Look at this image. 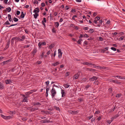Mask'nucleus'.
Wrapping results in <instances>:
<instances>
[{"label":"nucleus","instance_id":"obj_1","mask_svg":"<svg viewBox=\"0 0 125 125\" xmlns=\"http://www.w3.org/2000/svg\"><path fill=\"white\" fill-rule=\"evenodd\" d=\"M51 95L52 98H53L56 94V92L55 89L53 87L51 91Z\"/></svg>","mask_w":125,"mask_h":125},{"label":"nucleus","instance_id":"obj_2","mask_svg":"<svg viewBox=\"0 0 125 125\" xmlns=\"http://www.w3.org/2000/svg\"><path fill=\"white\" fill-rule=\"evenodd\" d=\"M36 90L35 89H33L30 90V91L27 92L25 94L26 96H28V97H29V95L32 94L34 92H35L36 91Z\"/></svg>","mask_w":125,"mask_h":125},{"label":"nucleus","instance_id":"obj_3","mask_svg":"<svg viewBox=\"0 0 125 125\" xmlns=\"http://www.w3.org/2000/svg\"><path fill=\"white\" fill-rule=\"evenodd\" d=\"M5 82L6 84H11L12 83V80L10 79H8L6 80Z\"/></svg>","mask_w":125,"mask_h":125},{"label":"nucleus","instance_id":"obj_4","mask_svg":"<svg viewBox=\"0 0 125 125\" xmlns=\"http://www.w3.org/2000/svg\"><path fill=\"white\" fill-rule=\"evenodd\" d=\"M17 40H18V41H23L25 39V37L24 35H23L21 37V39L19 37H18V38H17Z\"/></svg>","mask_w":125,"mask_h":125},{"label":"nucleus","instance_id":"obj_5","mask_svg":"<svg viewBox=\"0 0 125 125\" xmlns=\"http://www.w3.org/2000/svg\"><path fill=\"white\" fill-rule=\"evenodd\" d=\"M98 79V77L95 76H93V77L89 79V81H92L95 80H96Z\"/></svg>","mask_w":125,"mask_h":125},{"label":"nucleus","instance_id":"obj_6","mask_svg":"<svg viewBox=\"0 0 125 125\" xmlns=\"http://www.w3.org/2000/svg\"><path fill=\"white\" fill-rule=\"evenodd\" d=\"M80 74V73L79 72H78L74 76V77L75 79H77L79 76Z\"/></svg>","mask_w":125,"mask_h":125},{"label":"nucleus","instance_id":"obj_7","mask_svg":"<svg viewBox=\"0 0 125 125\" xmlns=\"http://www.w3.org/2000/svg\"><path fill=\"white\" fill-rule=\"evenodd\" d=\"M46 44V43L45 42H40L38 43V46L39 48H40L41 45H45Z\"/></svg>","mask_w":125,"mask_h":125},{"label":"nucleus","instance_id":"obj_8","mask_svg":"<svg viewBox=\"0 0 125 125\" xmlns=\"http://www.w3.org/2000/svg\"><path fill=\"white\" fill-rule=\"evenodd\" d=\"M10 61V60H9L6 61H3V62H2L1 63V64L2 65H4L5 64H7L8 63V62H9Z\"/></svg>","mask_w":125,"mask_h":125},{"label":"nucleus","instance_id":"obj_9","mask_svg":"<svg viewBox=\"0 0 125 125\" xmlns=\"http://www.w3.org/2000/svg\"><path fill=\"white\" fill-rule=\"evenodd\" d=\"M84 64L86 65H94V64L88 62H84L83 63Z\"/></svg>","mask_w":125,"mask_h":125},{"label":"nucleus","instance_id":"obj_10","mask_svg":"<svg viewBox=\"0 0 125 125\" xmlns=\"http://www.w3.org/2000/svg\"><path fill=\"white\" fill-rule=\"evenodd\" d=\"M110 82L119 84H120L121 83L120 82H119L117 80H111Z\"/></svg>","mask_w":125,"mask_h":125},{"label":"nucleus","instance_id":"obj_11","mask_svg":"<svg viewBox=\"0 0 125 125\" xmlns=\"http://www.w3.org/2000/svg\"><path fill=\"white\" fill-rule=\"evenodd\" d=\"M61 94L62 97H64L65 96V93L64 90H61Z\"/></svg>","mask_w":125,"mask_h":125},{"label":"nucleus","instance_id":"obj_12","mask_svg":"<svg viewBox=\"0 0 125 125\" xmlns=\"http://www.w3.org/2000/svg\"><path fill=\"white\" fill-rule=\"evenodd\" d=\"M39 9L38 8H36L33 10V12L35 13H38L39 12Z\"/></svg>","mask_w":125,"mask_h":125},{"label":"nucleus","instance_id":"obj_13","mask_svg":"<svg viewBox=\"0 0 125 125\" xmlns=\"http://www.w3.org/2000/svg\"><path fill=\"white\" fill-rule=\"evenodd\" d=\"M60 64V62H57L55 63L52 64V66H55Z\"/></svg>","mask_w":125,"mask_h":125},{"label":"nucleus","instance_id":"obj_14","mask_svg":"<svg viewBox=\"0 0 125 125\" xmlns=\"http://www.w3.org/2000/svg\"><path fill=\"white\" fill-rule=\"evenodd\" d=\"M28 97V96H26L24 97V99L22 101V102H27L28 101L27 100V98Z\"/></svg>","mask_w":125,"mask_h":125},{"label":"nucleus","instance_id":"obj_15","mask_svg":"<svg viewBox=\"0 0 125 125\" xmlns=\"http://www.w3.org/2000/svg\"><path fill=\"white\" fill-rule=\"evenodd\" d=\"M68 83H67L66 84H64L63 86L65 87V88H67L70 86V85L68 84Z\"/></svg>","mask_w":125,"mask_h":125},{"label":"nucleus","instance_id":"obj_16","mask_svg":"<svg viewBox=\"0 0 125 125\" xmlns=\"http://www.w3.org/2000/svg\"><path fill=\"white\" fill-rule=\"evenodd\" d=\"M38 108L37 107H36L33 108H32L31 109V111H35L36 110L38 109Z\"/></svg>","mask_w":125,"mask_h":125},{"label":"nucleus","instance_id":"obj_17","mask_svg":"<svg viewBox=\"0 0 125 125\" xmlns=\"http://www.w3.org/2000/svg\"><path fill=\"white\" fill-rule=\"evenodd\" d=\"M34 18L35 19H36L37 16H39V14L37 13H35V14H33Z\"/></svg>","mask_w":125,"mask_h":125},{"label":"nucleus","instance_id":"obj_18","mask_svg":"<svg viewBox=\"0 0 125 125\" xmlns=\"http://www.w3.org/2000/svg\"><path fill=\"white\" fill-rule=\"evenodd\" d=\"M25 14H24L23 12L22 11L21 12V18H23L24 17Z\"/></svg>","mask_w":125,"mask_h":125},{"label":"nucleus","instance_id":"obj_19","mask_svg":"<svg viewBox=\"0 0 125 125\" xmlns=\"http://www.w3.org/2000/svg\"><path fill=\"white\" fill-rule=\"evenodd\" d=\"M116 77H117L119 79H125V77H121L120 76H117Z\"/></svg>","mask_w":125,"mask_h":125},{"label":"nucleus","instance_id":"obj_20","mask_svg":"<svg viewBox=\"0 0 125 125\" xmlns=\"http://www.w3.org/2000/svg\"><path fill=\"white\" fill-rule=\"evenodd\" d=\"M4 88V86L0 82V89H3Z\"/></svg>","mask_w":125,"mask_h":125},{"label":"nucleus","instance_id":"obj_21","mask_svg":"<svg viewBox=\"0 0 125 125\" xmlns=\"http://www.w3.org/2000/svg\"><path fill=\"white\" fill-rule=\"evenodd\" d=\"M119 116V115L118 114H116V115H115L113 117L111 118V119H112L113 120V119H114L116 118H117V117H118Z\"/></svg>","mask_w":125,"mask_h":125},{"label":"nucleus","instance_id":"obj_22","mask_svg":"<svg viewBox=\"0 0 125 125\" xmlns=\"http://www.w3.org/2000/svg\"><path fill=\"white\" fill-rule=\"evenodd\" d=\"M83 40L82 39H79L77 42V43L80 44L81 43V42Z\"/></svg>","mask_w":125,"mask_h":125},{"label":"nucleus","instance_id":"obj_23","mask_svg":"<svg viewBox=\"0 0 125 125\" xmlns=\"http://www.w3.org/2000/svg\"><path fill=\"white\" fill-rule=\"evenodd\" d=\"M41 105V104L38 102L37 103H33V105Z\"/></svg>","mask_w":125,"mask_h":125},{"label":"nucleus","instance_id":"obj_24","mask_svg":"<svg viewBox=\"0 0 125 125\" xmlns=\"http://www.w3.org/2000/svg\"><path fill=\"white\" fill-rule=\"evenodd\" d=\"M37 50L36 48H34L33 50V52L34 54L36 52Z\"/></svg>","mask_w":125,"mask_h":125},{"label":"nucleus","instance_id":"obj_25","mask_svg":"<svg viewBox=\"0 0 125 125\" xmlns=\"http://www.w3.org/2000/svg\"><path fill=\"white\" fill-rule=\"evenodd\" d=\"M54 46V44H51L49 46V47L51 49Z\"/></svg>","mask_w":125,"mask_h":125},{"label":"nucleus","instance_id":"obj_26","mask_svg":"<svg viewBox=\"0 0 125 125\" xmlns=\"http://www.w3.org/2000/svg\"><path fill=\"white\" fill-rule=\"evenodd\" d=\"M50 122V121L49 120H44L43 122H42V123H49Z\"/></svg>","mask_w":125,"mask_h":125},{"label":"nucleus","instance_id":"obj_27","mask_svg":"<svg viewBox=\"0 0 125 125\" xmlns=\"http://www.w3.org/2000/svg\"><path fill=\"white\" fill-rule=\"evenodd\" d=\"M6 10L8 12H10V11H11V8L10 7H9L8 8H6Z\"/></svg>","mask_w":125,"mask_h":125},{"label":"nucleus","instance_id":"obj_28","mask_svg":"<svg viewBox=\"0 0 125 125\" xmlns=\"http://www.w3.org/2000/svg\"><path fill=\"white\" fill-rule=\"evenodd\" d=\"M41 112H43L45 114H48V113L50 114V113L49 112L45 111H44L43 110H42Z\"/></svg>","mask_w":125,"mask_h":125},{"label":"nucleus","instance_id":"obj_29","mask_svg":"<svg viewBox=\"0 0 125 125\" xmlns=\"http://www.w3.org/2000/svg\"><path fill=\"white\" fill-rule=\"evenodd\" d=\"M1 115V117L2 118H4V119H7V116H4L3 115H2V114Z\"/></svg>","mask_w":125,"mask_h":125},{"label":"nucleus","instance_id":"obj_30","mask_svg":"<svg viewBox=\"0 0 125 125\" xmlns=\"http://www.w3.org/2000/svg\"><path fill=\"white\" fill-rule=\"evenodd\" d=\"M55 25L56 26V27L57 28L58 27L59 24L58 22H56L55 23Z\"/></svg>","mask_w":125,"mask_h":125},{"label":"nucleus","instance_id":"obj_31","mask_svg":"<svg viewBox=\"0 0 125 125\" xmlns=\"http://www.w3.org/2000/svg\"><path fill=\"white\" fill-rule=\"evenodd\" d=\"M54 109H56V110H60L59 108L58 107L56 106H54Z\"/></svg>","mask_w":125,"mask_h":125},{"label":"nucleus","instance_id":"obj_32","mask_svg":"<svg viewBox=\"0 0 125 125\" xmlns=\"http://www.w3.org/2000/svg\"><path fill=\"white\" fill-rule=\"evenodd\" d=\"M62 53L61 49H59L58 50V54Z\"/></svg>","mask_w":125,"mask_h":125},{"label":"nucleus","instance_id":"obj_33","mask_svg":"<svg viewBox=\"0 0 125 125\" xmlns=\"http://www.w3.org/2000/svg\"><path fill=\"white\" fill-rule=\"evenodd\" d=\"M13 20L15 22H17L18 21V19L15 17H14V18Z\"/></svg>","mask_w":125,"mask_h":125},{"label":"nucleus","instance_id":"obj_34","mask_svg":"<svg viewBox=\"0 0 125 125\" xmlns=\"http://www.w3.org/2000/svg\"><path fill=\"white\" fill-rule=\"evenodd\" d=\"M78 112H79L78 111V110L75 111H72V112L74 113H73L74 114H76L78 113Z\"/></svg>","mask_w":125,"mask_h":125},{"label":"nucleus","instance_id":"obj_35","mask_svg":"<svg viewBox=\"0 0 125 125\" xmlns=\"http://www.w3.org/2000/svg\"><path fill=\"white\" fill-rule=\"evenodd\" d=\"M33 3V4H37L38 3V2L36 0H34V1Z\"/></svg>","mask_w":125,"mask_h":125},{"label":"nucleus","instance_id":"obj_36","mask_svg":"<svg viewBox=\"0 0 125 125\" xmlns=\"http://www.w3.org/2000/svg\"><path fill=\"white\" fill-rule=\"evenodd\" d=\"M62 53H60L58 54V57L59 58H61L62 55Z\"/></svg>","mask_w":125,"mask_h":125},{"label":"nucleus","instance_id":"obj_37","mask_svg":"<svg viewBox=\"0 0 125 125\" xmlns=\"http://www.w3.org/2000/svg\"><path fill=\"white\" fill-rule=\"evenodd\" d=\"M111 49L112 50H113L114 51H116V48L113 47H112L111 48Z\"/></svg>","mask_w":125,"mask_h":125},{"label":"nucleus","instance_id":"obj_38","mask_svg":"<svg viewBox=\"0 0 125 125\" xmlns=\"http://www.w3.org/2000/svg\"><path fill=\"white\" fill-rule=\"evenodd\" d=\"M5 24L7 25H10V23H9L8 21H7L5 23Z\"/></svg>","mask_w":125,"mask_h":125},{"label":"nucleus","instance_id":"obj_39","mask_svg":"<svg viewBox=\"0 0 125 125\" xmlns=\"http://www.w3.org/2000/svg\"><path fill=\"white\" fill-rule=\"evenodd\" d=\"M121 94H118L116 96V97H119L121 96Z\"/></svg>","mask_w":125,"mask_h":125},{"label":"nucleus","instance_id":"obj_40","mask_svg":"<svg viewBox=\"0 0 125 125\" xmlns=\"http://www.w3.org/2000/svg\"><path fill=\"white\" fill-rule=\"evenodd\" d=\"M43 21V22H46V20L45 18H43V20L42 21V22Z\"/></svg>","mask_w":125,"mask_h":125},{"label":"nucleus","instance_id":"obj_41","mask_svg":"<svg viewBox=\"0 0 125 125\" xmlns=\"http://www.w3.org/2000/svg\"><path fill=\"white\" fill-rule=\"evenodd\" d=\"M112 120H108L107 121V123L109 124H110L113 121V120L112 119H111Z\"/></svg>","mask_w":125,"mask_h":125},{"label":"nucleus","instance_id":"obj_42","mask_svg":"<svg viewBox=\"0 0 125 125\" xmlns=\"http://www.w3.org/2000/svg\"><path fill=\"white\" fill-rule=\"evenodd\" d=\"M79 101L80 102H82L83 101V100L82 98L79 99H78Z\"/></svg>","mask_w":125,"mask_h":125},{"label":"nucleus","instance_id":"obj_43","mask_svg":"<svg viewBox=\"0 0 125 125\" xmlns=\"http://www.w3.org/2000/svg\"><path fill=\"white\" fill-rule=\"evenodd\" d=\"M20 12L19 11L17 10V11H16V14L17 15H19L20 14Z\"/></svg>","mask_w":125,"mask_h":125},{"label":"nucleus","instance_id":"obj_44","mask_svg":"<svg viewBox=\"0 0 125 125\" xmlns=\"http://www.w3.org/2000/svg\"><path fill=\"white\" fill-rule=\"evenodd\" d=\"M8 1V0H4L3 1L6 4H7V2Z\"/></svg>","mask_w":125,"mask_h":125},{"label":"nucleus","instance_id":"obj_45","mask_svg":"<svg viewBox=\"0 0 125 125\" xmlns=\"http://www.w3.org/2000/svg\"><path fill=\"white\" fill-rule=\"evenodd\" d=\"M14 39L15 38H12L11 40V42L12 43H13L14 42Z\"/></svg>","mask_w":125,"mask_h":125},{"label":"nucleus","instance_id":"obj_46","mask_svg":"<svg viewBox=\"0 0 125 125\" xmlns=\"http://www.w3.org/2000/svg\"><path fill=\"white\" fill-rule=\"evenodd\" d=\"M106 50L104 49H102L101 50V52L102 53H104L105 51Z\"/></svg>","mask_w":125,"mask_h":125},{"label":"nucleus","instance_id":"obj_47","mask_svg":"<svg viewBox=\"0 0 125 125\" xmlns=\"http://www.w3.org/2000/svg\"><path fill=\"white\" fill-rule=\"evenodd\" d=\"M89 37V36L88 35L86 34H85L84 35H83V37Z\"/></svg>","mask_w":125,"mask_h":125},{"label":"nucleus","instance_id":"obj_48","mask_svg":"<svg viewBox=\"0 0 125 125\" xmlns=\"http://www.w3.org/2000/svg\"><path fill=\"white\" fill-rule=\"evenodd\" d=\"M49 81H47V82H45V83H46V85L47 86H49Z\"/></svg>","mask_w":125,"mask_h":125},{"label":"nucleus","instance_id":"obj_49","mask_svg":"<svg viewBox=\"0 0 125 125\" xmlns=\"http://www.w3.org/2000/svg\"><path fill=\"white\" fill-rule=\"evenodd\" d=\"M30 46V45H25L24 46V48H27V47H29V46Z\"/></svg>","mask_w":125,"mask_h":125},{"label":"nucleus","instance_id":"obj_50","mask_svg":"<svg viewBox=\"0 0 125 125\" xmlns=\"http://www.w3.org/2000/svg\"><path fill=\"white\" fill-rule=\"evenodd\" d=\"M97 67L98 68H99L100 69H104V67H102L101 66H97Z\"/></svg>","mask_w":125,"mask_h":125},{"label":"nucleus","instance_id":"obj_51","mask_svg":"<svg viewBox=\"0 0 125 125\" xmlns=\"http://www.w3.org/2000/svg\"><path fill=\"white\" fill-rule=\"evenodd\" d=\"M52 32L53 33H55L56 32V31L55 30V29L54 28H53L52 29Z\"/></svg>","mask_w":125,"mask_h":125},{"label":"nucleus","instance_id":"obj_52","mask_svg":"<svg viewBox=\"0 0 125 125\" xmlns=\"http://www.w3.org/2000/svg\"><path fill=\"white\" fill-rule=\"evenodd\" d=\"M45 5V3L44 2H42L41 4V5L43 7H44Z\"/></svg>","mask_w":125,"mask_h":125},{"label":"nucleus","instance_id":"obj_53","mask_svg":"<svg viewBox=\"0 0 125 125\" xmlns=\"http://www.w3.org/2000/svg\"><path fill=\"white\" fill-rule=\"evenodd\" d=\"M91 86L90 85H87L85 87L87 89L89 87H90Z\"/></svg>","mask_w":125,"mask_h":125},{"label":"nucleus","instance_id":"obj_54","mask_svg":"<svg viewBox=\"0 0 125 125\" xmlns=\"http://www.w3.org/2000/svg\"><path fill=\"white\" fill-rule=\"evenodd\" d=\"M114 109H110V110L109 111V112H113L114 111Z\"/></svg>","mask_w":125,"mask_h":125},{"label":"nucleus","instance_id":"obj_55","mask_svg":"<svg viewBox=\"0 0 125 125\" xmlns=\"http://www.w3.org/2000/svg\"><path fill=\"white\" fill-rule=\"evenodd\" d=\"M100 113V112L99 111H96L95 113L94 114H98Z\"/></svg>","mask_w":125,"mask_h":125},{"label":"nucleus","instance_id":"obj_56","mask_svg":"<svg viewBox=\"0 0 125 125\" xmlns=\"http://www.w3.org/2000/svg\"><path fill=\"white\" fill-rule=\"evenodd\" d=\"M7 119H10V118H11V116H7Z\"/></svg>","mask_w":125,"mask_h":125},{"label":"nucleus","instance_id":"obj_57","mask_svg":"<svg viewBox=\"0 0 125 125\" xmlns=\"http://www.w3.org/2000/svg\"><path fill=\"white\" fill-rule=\"evenodd\" d=\"M10 41H9L7 43V44L6 45V47H7V48H8L9 47V45L10 44Z\"/></svg>","mask_w":125,"mask_h":125},{"label":"nucleus","instance_id":"obj_58","mask_svg":"<svg viewBox=\"0 0 125 125\" xmlns=\"http://www.w3.org/2000/svg\"><path fill=\"white\" fill-rule=\"evenodd\" d=\"M118 33H119L120 35H123L124 34V33L123 32H120Z\"/></svg>","mask_w":125,"mask_h":125},{"label":"nucleus","instance_id":"obj_59","mask_svg":"<svg viewBox=\"0 0 125 125\" xmlns=\"http://www.w3.org/2000/svg\"><path fill=\"white\" fill-rule=\"evenodd\" d=\"M89 31H90L92 32H94L93 29H90Z\"/></svg>","mask_w":125,"mask_h":125},{"label":"nucleus","instance_id":"obj_60","mask_svg":"<svg viewBox=\"0 0 125 125\" xmlns=\"http://www.w3.org/2000/svg\"><path fill=\"white\" fill-rule=\"evenodd\" d=\"M8 17L9 18H11V16L10 14H8Z\"/></svg>","mask_w":125,"mask_h":125},{"label":"nucleus","instance_id":"obj_61","mask_svg":"<svg viewBox=\"0 0 125 125\" xmlns=\"http://www.w3.org/2000/svg\"><path fill=\"white\" fill-rule=\"evenodd\" d=\"M44 53H45V52H42V58L43 56L44 55Z\"/></svg>","mask_w":125,"mask_h":125},{"label":"nucleus","instance_id":"obj_62","mask_svg":"<svg viewBox=\"0 0 125 125\" xmlns=\"http://www.w3.org/2000/svg\"><path fill=\"white\" fill-rule=\"evenodd\" d=\"M63 21V19L62 18H61L59 21L60 22H61Z\"/></svg>","mask_w":125,"mask_h":125},{"label":"nucleus","instance_id":"obj_63","mask_svg":"<svg viewBox=\"0 0 125 125\" xmlns=\"http://www.w3.org/2000/svg\"><path fill=\"white\" fill-rule=\"evenodd\" d=\"M97 19V20L98 21L100 19V18L99 17H97V16L96 17V18H95V19Z\"/></svg>","mask_w":125,"mask_h":125},{"label":"nucleus","instance_id":"obj_64","mask_svg":"<svg viewBox=\"0 0 125 125\" xmlns=\"http://www.w3.org/2000/svg\"><path fill=\"white\" fill-rule=\"evenodd\" d=\"M4 58V57L2 56L0 57V61H1V60L3 59Z\"/></svg>","mask_w":125,"mask_h":125}]
</instances>
